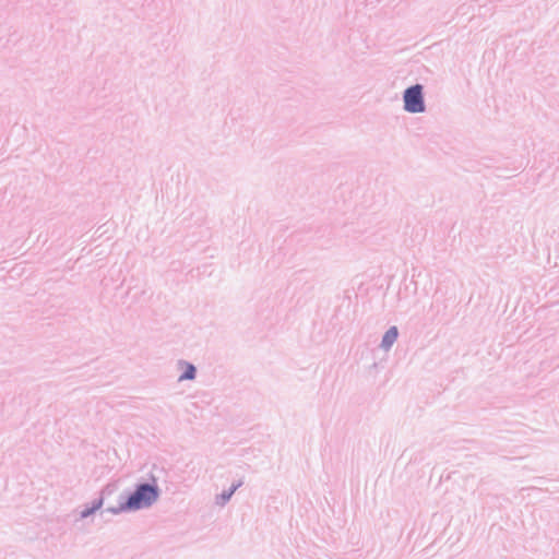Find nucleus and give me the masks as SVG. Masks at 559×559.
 Instances as JSON below:
<instances>
[{
    "instance_id": "1",
    "label": "nucleus",
    "mask_w": 559,
    "mask_h": 559,
    "mask_svg": "<svg viewBox=\"0 0 559 559\" xmlns=\"http://www.w3.org/2000/svg\"><path fill=\"white\" fill-rule=\"evenodd\" d=\"M158 498V489L151 485H141L129 497L127 501V508L130 510H139L142 508L150 507Z\"/></svg>"
},
{
    "instance_id": "2",
    "label": "nucleus",
    "mask_w": 559,
    "mask_h": 559,
    "mask_svg": "<svg viewBox=\"0 0 559 559\" xmlns=\"http://www.w3.org/2000/svg\"><path fill=\"white\" fill-rule=\"evenodd\" d=\"M404 108L408 112L417 114L425 110L423 87L416 84L404 92Z\"/></svg>"
},
{
    "instance_id": "4",
    "label": "nucleus",
    "mask_w": 559,
    "mask_h": 559,
    "mask_svg": "<svg viewBox=\"0 0 559 559\" xmlns=\"http://www.w3.org/2000/svg\"><path fill=\"white\" fill-rule=\"evenodd\" d=\"M195 377V368L191 364L186 365V371L179 377V380H192Z\"/></svg>"
},
{
    "instance_id": "3",
    "label": "nucleus",
    "mask_w": 559,
    "mask_h": 559,
    "mask_svg": "<svg viewBox=\"0 0 559 559\" xmlns=\"http://www.w3.org/2000/svg\"><path fill=\"white\" fill-rule=\"evenodd\" d=\"M397 335H399V333H397V329L395 326H392L391 329H389L382 338V347L386 348V349L390 348L393 345V343L396 341Z\"/></svg>"
},
{
    "instance_id": "6",
    "label": "nucleus",
    "mask_w": 559,
    "mask_h": 559,
    "mask_svg": "<svg viewBox=\"0 0 559 559\" xmlns=\"http://www.w3.org/2000/svg\"><path fill=\"white\" fill-rule=\"evenodd\" d=\"M91 513H92V510H85V511L82 512V518H86Z\"/></svg>"
},
{
    "instance_id": "5",
    "label": "nucleus",
    "mask_w": 559,
    "mask_h": 559,
    "mask_svg": "<svg viewBox=\"0 0 559 559\" xmlns=\"http://www.w3.org/2000/svg\"><path fill=\"white\" fill-rule=\"evenodd\" d=\"M234 490H235V488L231 489L229 492L222 495L223 502L227 501L230 498V496L233 495Z\"/></svg>"
}]
</instances>
